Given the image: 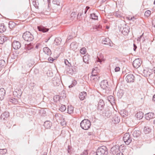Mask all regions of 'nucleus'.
<instances>
[{"instance_id":"aec40b11","label":"nucleus","mask_w":155,"mask_h":155,"mask_svg":"<svg viewBox=\"0 0 155 155\" xmlns=\"http://www.w3.org/2000/svg\"><path fill=\"white\" fill-rule=\"evenodd\" d=\"M87 96V93L85 92H81L79 94V98L81 100H83L86 98Z\"/></svg>"},{"instance_id":"7c9ffc66","label":"nucleus","mask_w":155,"mask_h":155,"mask_svg":"<svg viewBox=\"0 0 155 155\" xmlns=\"http://www.w3.org/2000/svg\"><path fill=\"white\" fill-rule=\"evenodd\" d=\"M7 38L4 36H0V44H2L7 41Z\"/></svg>"},{"instance_id":"0e129e2a","label":"nucleus","mask_w":155,"mask_h":155,"mask_svg":"<svg viewBox=\"0 0 155 155\" xmlns=\"http://www.w3.org/2000/svg\"><path fill=\"white\" fill-rule=\"evenodd\" d=\"M116 155H124L123 153L121 152H119L118 153H117Z\"/></svg>"},{"instance_id":"b1692460","label":"nucleus","mask_w":155,"mask_h":155,"mask_svg":"<svg viewBox=\"0 0 155 155\" xmlns=\"http://www.w3.org/2000/svg\"><path fill=\"white\" fill-rule=\"evenodd\" d=\"M149 70L148 69H146L144 70L143 74L146 77H149L151 75V73Z\"/></svg>"},{"instance_id":"72a5a7b5","label":"nucleus","mask_w":155,"mask_h":155,"mask_svg":"<svg viewBox=\"0 0 155 155\" xmlns=\"http://www.w3.org/2000/svg\"><path fill=\"white\" fill-rule=\"evenodd\" d=\"M143 114L142 112H140L136 114L137 118L140 120L143 117Z\"/></svg>"},{"instance_id":"bf43d9fd","label":"nucleus","mask_w":155,"mask_h":155,"mask_svg":"<svg viewBox=\"0 0 155 155\" xmlns=\"http://www.w3.org/2000/svg\"><path fill=\"white\" fill-rule=\"evenodd\" d=\"M28 47H26V48H27V49L28 50H31V49L32 48V47L31 46H29L28 45L27 46Z\"/></svg>"},{"instance_id":"9b49d317","label":"nucleus","mask_w":155,"mask_h":155,"mask_svg":"<svg viewBox=\"0 0 155 155\" xmlns=\"http://www.w3.org/2000/svg\"><path fill=\"white\" fill-rule=\"evenodd\" d=\"M9 116V113L8 112H5L1 114L0 116V119L2 121H4L6 120L7 118Z\"/></svg>"},{"instance_id":"2eb2a0df","label":"nucleus","mask_w":155,"mask_h":155,"mask_svg":"<svg viewBox=\"0 0 155 155\" xmlns=\"http://www.w3.org/2000/svg\"><path fill=\"white\" fill-rule=\"evenodd\" d=\"M104 105V102L103 100H100L98 104L97 109L102 110H103Z\"/></svg>"},{"instance_id":"c03bdc74","label":"nucleus","mask_w":155,"mask_h":155,"mask_svg":"<svg viewBox=\"0 0 155 155\" xmlns=\"http://www.w3.org/2000/svg\"><path fill=\"white\" fill-rule=\"evenodd\" d=\"M9 27L11 28H13L15 25V23L14 22H9Z\"/></svg>"},{"instance_id":"338daca9","label":"nucleus","mask_w":155,"mask_h":155,"mask_svg":"<svg viewBox=\"0 0 155 155\" xmlns=\"http://www.w3.org/2000/svg\"><path fill=\"white\" fill-rule=\"evenodd\" d=\"M89 8H90L89 7L87 6L85 9L86 10H88L89 9Z\"/></svg>"},{"instance_id":"a878e982","label":"nucleus","mask_w":155,"mask_h":155,"mask_svg":"<svg viewBox=\"0 0 155 155\" xmlns=\"http://www.w3.org/2000/svg\"><path fill=\"white\" fill-rule=\"evenodd\" d=\"M6 27L5 26L4 23H2L0 24V32L3 33L6 30Z\"/></svg>"},{"instance_id":"ea45409f","label":"nucleus","mask_w":155,"mask_h":155,"mask_svg":"<svg viewBox=\"0 0 155 155\" xmlns=\"http://www.w3.org/2000/svg\"><path fill=\"white\" fill-rule=\"evenodd\" d=\"M86 49L84 48H82L80 50V52L82 54H85L86 53Z\"/></svg>"},{"instance_id":"de8ad7c7","label":"nucleus","mask_w":155,"mask_h":155,"mask_svg":"<svg viewBox=\"0 0 155 155\" xmlns=\"http://www.w3.org/2000/svg\"><path fill=\"white\" fill-rule=\"evenodd\" d=\"M76 15L77 14L76 12H72L71 15V17L73 19H74L76 17Z\"/></svg>"},{"instance_id":"20e7f679","label":"nucleus","mask_w":155,"mask_h":155,"mask_svg":"<svg viewBox=\"0 0 155 155\" xmlns=\"http://www.w3.org/2000/svg\"><path fill=\"white\" fill-rule=\"evenodd\" d=\"M130 28L129 26L126 25H125L123 26L120 27L119 29L120 31L124 35H128L130 31Z\"/></svg>"},{"instance_id":"f257e3e1","label":"nucleus","mask_w":155,"mask_h":155,"mask_svg":"<svg viewBox=\"0 0 155 155\" xmlns=\"http://www.w3.org/2000/svg\"><path fill=\"white\" fill-rule=\"evenodd\" d=\"M91 125L90 121L86 119L82 120L80 123V126L81 128L84 130H87L90 127Z\"/></svg>"},{"instance_id":"69168bd1","label":"nucleus","mask_w":155,"mask_h":155,"mask_svg":"<svg viewBox=\"0 0 155 155\" xmlns=\"http://www.w3.org/2000/svg\"><path fill=\"white\" fill-rule=\"evenodd\" d=\"M153 101H155V94L153 97Z\"/></svg>"},{"instance_id":"603ef678","label":"nucleus","mask_w":155,"mask_h":155,"mask_svg":"<svg viewBox=\"0 0 155 155\" xmlns=\"http://www.w3.org/2000/svg\"><path fill=\"white\" fill-rule=\"evenodd\" d=\"M76 84H77V81H76L74 80L72 84L73 85H70V86H69V88L72 87H73V85L74 86Z\"/></svg>"},{"instance_id":"4d7b16f0","label":"nucleus","mask_w":155,"mask_h":155,"mask_svg":"<svg viewBox=\"0 0 155 155\" xmlns=\"http://www.w3.org/2000/svg\"><path fill=\"white\" fill-rule=\"evenodd\" d=\"M152 23L153 25L155 27V18L153 19Z\"/></svg>"},{"instance_id":"9d476101","label":"nucleus","mask_w":155,"mask_h":155,"mask_svg":"<svg viewBox=\"0 0 155 155\" xmlns=\"http://www.w3.org/2000/svg\"><path fill=\"white\" fill-rule=\"evenodd\" d=\"M12 45L15 49H18L21 47V44L17 41H14L13 42Z\"/></svg>"},{"instance_id":"e2e57ef3","label":"nucleus","mask_w":155,"mask_h":155,"mask_svg":"<svg viewBox=\"0 0 155 155\" xmlns=\"http://www.w3.org/2000/svg\"><path fill=\"white\" fill-rule=\"evenodd\" d=\"M137 48V46L135 44H134V49H133L134 51H135Z\"/></svg>"},{"instance_id":"39448f33","label":"nucleus","mask_w":155,"mask_h":155,"mask_svg":"<svg viewBox=\"0 0 155 155\" xmlns=\"http://www.w3.org/2000/svg\"><path fill=\"white\" fill-rule=\"evenodd\" d=\"M123 139L126 144L129 145L131 142L132 139L129 133L125 134L123 137Z\"/></svg>"},{"instance_id":"f8f14e48","label":"nucleus","mask_w":155,"mask_h":155,"mask_svg":"<svg viewBox=\"0 0 155 155\" xmlns=\"http://www.w3.org/2000/svg\"><path fill=\"white\" fill-rule=\"evenodd\" d=\"M102 43L106 45H109V46H112L113 44L112 42L108 38H105L103 40Z\"/></svg>"},{"instance_id":"0eeeda50","label":"nucleus","mask_w":155,"mask_h":155,"mask_svg":"<svg viewBox=\"0 0 155 155\" xmlns=\"http://www.w3.org/2000/svg\"><path fill=\"white\" fill-rule=\"evenodd\" d=\"M140 60L139 58L135 59L133 61V65L134 68H138L141 65Z\"/></svg>"},{"instance_id":"3c124183","label":"nucleus","mask_w":155,"mask_h":155,"mask_svg":"<svg viewBox=\"0 0 155 155\" xmlns=\"http://www.w3.org/2000/svg\"><path fill=\"white\" fill-rule=\"evenodd\" d=\"M64 63L68 67H70L71 65V64L67 60H65Z\"/></svg>"},{"instance_id":"393cba45","label":"nucleus","mask_w":155,"mask_h":155,"mask_svg":"<svg viewBox=\"0 0 155 155\" xmlns=\"http://www.w3.org/2000/svg\"><path fill=\"white\" fill-rule=\"evenodd\" d=\"M103 58L104 56L103 54L101 53H99L97 54V61L101 62L103 60Z\"/></svg>"},{"instance_id":"f03ea898","label":"nucleus","mask_w":155,"mask_h":155,"mask_svg":"<svg viewBox=\"0 0 155 155\" xmlns=\"http://www.w3.org/2000/svg\"><path fill=\"white\" fill-rule=\"evenodd\" d=\"M97 155H107L108 153V150L105 146H102L97 150Z\"/></svg>"},{"instance_id":"cd10ccee","label":"nucleus","mask_w":155,"mask_h":155,"mask_svg":"<svg viewBox=\"0 0 155 155\" xmlns=\"http://www.w3.org/2000/svg\"><path fill=\"white\" fill-rule=\"evenodd\" d=\"M8 102H12L14 104H16L18 102L17 99L12 97H9L8 99Z\"/></svg>"},{"instance_id":"a19ab883","label":"nucleus","mask_w":155,"mask_h":155,"mask_svg":"<svg viewBox=\"0 0 155 155\" xmlns=\"http://www.w3.org/2000/svg\"><path fill=\"white\" fill-rule=\"evenodd\" d=\"M7 152V150L6 149H0V154H5Z\"/></svg>"},{"instance_id":"6ab92c4d","label":"nucleus","mask_w":155,"mask_h":155,"mask_svg":"<svg viewBox=\"0 0 155 155\" xmlns=\"http://www.w3.org/2000/svg\"><path fill=\"white\" fill-rule=\"evenodd\" d=\"M38 28L39 31H42L43 32H46L48 31L49 30L48 28H46L42 26H38Z\"/></svg>"},{"instance_id":"09e8293b","label":"nucleus","mask_w":155,"mask_h":155,"mask_svg":"<svg viewBox=\"0 0 155 155\" xmlns=\"http://www.w3.org/2000/svg\"><path fill=\"white\" fill-rule=\"evenodd\" d=\"M62 126H64L66 125V122L64 120V118H63V120H61V121L60 122Z\"/></svg>"},{"instance_id":"2f4dec72","label":"nucleus","mask_w":155,"mask_h":155,"mask_svg":"<svg viewBox=\"0 0 155 155\" xmlns=\"http://www.w3.org/2000/svg\"><path fill=\"white\" fill-rule=\"evenodd\" d=\"M83 61L86 63L88 64L89 60V56L87 55H84L83 57Z\"/></svg>"},{"instance_id":"473e14b6","label":"nucleus","mask_w":155,"mask_h":155,"mask_svg":"<svg viewBox=\"0 0 155 155\" xmlns=\"http://www.w3.org/2000/svg\"><path fill=\"white\" fill-rule=\"evenodd\" d=\"M140 131L139 130H134L133 132V135L134 137H137L140 135Z\"/></svg>"},{"instance_id":"1a4fd4ad","label":"nucleus","mask_w":155,"mask_h":155,"mask_svg":"<svg viewBox=\"0 0 155 155\" xmlns=\"http://www.w3.org/2000/svg\"><path fill=\"white\" fill-rule=\"evenodd\" d=\"M100 86L103 89H105L108 88L109 84L107 80H104L102 81L100 84Z\"/></svg>"},{"instance_id":"37998d69","label":"nucleus","mask_w":155,"mask_h":155,"mask_svg":"<svg viewBox=\"0 0 155 155\" xmlns=\"http://www.w3.org/2000/svg\"><path fill=\"white\" fill-rule=\"evenodd\" d=\"M151 14V12L149 10H147L145 12L144 15L147 17H148Z\"/></svg>"},{"instance_id":"dca6fc26","label":"nucleus","mask_w":155,"mask_h":155,"mask_svg":"<svg viewBox=\"0 0 155 155\" xmlns=\"http://www.w3.org/2000/svg\"><path fill=\"white\" fill-rule=\"evenodd\" d=\"M120 62L118 60H116L115 62L112 63L110 65V68L111 69H113L116 67L119 66Z\"/></svg>"},{"instance_id":"79ce46f5","label":"nucleus","mask_w":155,"mask_h":155,"mask_svg":"<svg viewBox=\"0 0 155 155\" xmlns=\"http://www.w3.org/2000/svg\"><path fill=\"white\" fill-rule=\"evenodd\" d=\"M60 99V96L59 95L55 96L53 97L54 100V101L55 102H57V101H59Z\"/></svg>"},{"instance_id":"4468645a","label":"nucleus","mask_w":155,"mask_h":155,"mask_svg":"<svg viewBox=\"0 0 155 155\" xmlns=\"http://www.w3.org/2000/svg\"><path fill=\"white\" fill-rule=\"evenodd\" d=\"M119 149V148L118 147V146L117 145H115L113 146V147L111 148L110 151L112 152V154L114 155L117 153L120 152Z\"/></svg>"},{"instance_id":"7ed1b4c3","label":"nucleus","mask_w":155,"mask_h":155,"mask_svg":"<svg viewBox=\"0 0 155 155\" xmlns=\"http://www.w3.org/2000/svg\"><path fill=\"white\" fill-rule=\"evenodd\" d=\"M22 37L25 41H30L34 39L33 36L29 31H26L24 33Z\"/></svg>"},{"instance_id":"412c9836","label":"nucleus","mask_w":155,"mask_h":155,"mask_svg":"<svg viewBox=\"0 0 155 155\" xmlns=\"http://www.w3.org/2000/svg\"><path fill=\"white\" fill-rule=\"evenodd\" d=\"M52 83L55 86H58L61 84V82L60 79L58 78L54 79L53 80Z\"/></svg>"},{"instance_id":"5701e85b","label":"nucleus","mask_w":155,"mask_h":155,"mask_svg":"<svg viewBox=\"0 0 155 155\" xmlns=\"http://www.w3.org/2000/svg\"><path fill=\"white\" fill-rule=\"evenodd\" d=\"M112 121L114 124H117L120 122V119L118 117L115 115L113 117Z\"/></svg>"},{"instance_id":"a211bd4d","label":"nucleus","mask_w":155,"mask_h":155,"mask_svg":"<svg viewBox=\"0 0 155 155\" xmlns=\"http://www.w3.org/2000/svg\"><path fill=\"white\" fill-rule=\"evenodd\" d=\"M43 51L45 53L48 55H50L51 54V50L48 47H44L43 49Z\"/></svg>"},{"instance_id":"c9c22d12","label":"nucleus","mask_w":155,"mask_h":155,"mask_svg":"<svg viewBox=\"0 0 155 155\" xmlns=\"http://www.w3.org/2000/svg\"><path fill=\"white\" fill-rule=\"evenodd\" d=\"M90 17H91V18L95 20H97L98 19V16H97L96 15V14L95 13H93L90 15Z\"/></svg>"},{"instance_id":"423d86ee","label":"nucleus","mask_w":155,"mask_h":155,"mask_svg":"<svg viewBox=\"0 0 155 155\" xmlns=\"http://www.w3.org/2000/svg\"><path fill=\"white\" fill-rule=\"evenodd\" d=\"M126 81L128 83L134 82L135 80V78L134 75L132 74H128L126 77Z\"/></svg>"},{"instance_id":"6e6552de","label":"nucleus","mask_w":155,"mask_h":155,"mask_svg":"<svg viewBox=\"0 0 155 155\" xmlns=\"http://www.w3.org/2000/svg\"><path fill=\"white\" fill-rule=\"evenodd\" d=\"M145 117L148 120H150L155 117V115L153 113L149 112L145 114Z\"/></svg>"},{"instance_id":"774afa93","label":"nucleus","mask_w":155,"mask_h":155,"mask_svg":"<svg viewBox=\"0 0 155 155\" xmlns=\"http://www.w3.org/2000/svg\"><path fill=\"white\" fill-rule=\"evenodd\" d=\"M82 13H79L78 15V16L79 15H80V16H81L82 15Z\"/></svg>"},{"instance_id":"c756f323","label":"nucleus","mask_w":155,"mask_h":155,"mask_svg":"<svg viewBox=\"0 0 155 155\" xmlns=\"http://www.w3.org/2000/svg\"><path fill=\"white\" fill-rule=\"evenodd\" d=\"M108 100L111 104L115 103V99L114 97L111 95L108 97Z\"/></svg>"},{"instance_id":"49530a36","label":"nucleus","mask_w":155,"mask_h":155,"mask_svg":"<svg viewBox=\"0 0 155 155\" xmlns=\"http://www.w3.org/2000/svg\"><path fill=\"white\" fill-rule=\"evenodd\" d=\"M101 28V25H95L93 26V28L94 29H97L98 30L99 28Z\"/></svg>"},{"instance_id":"052dcab7","label":"nucleus","mask_w":155,"mask_h":155,"mask_svg":"<svg viewBox=\"0 0 155 155\" xmlns=\"http://www.w3.org/2000/svg\"><path fill=\"white\" fill-rule=\"evenodd\" d=\"M142 37H143V34L142 35H140V37H138V38L137 39V40L138 41H140L141 38H142Z\"/></svg>"},{"instance_id":"f3484780","label":"nucleus","mask_w":155,"mask_h":155,"mask_svg":"<svg viewBox=\"0 0 155 155\" xmlns=\"http://www.w3.org/2000/svg\"><path fill=\"white\" fill-rule=\"evenodd\" d=\"M5 89L3 88L0 89V100H2L4 98L5 95Z\"/></svg>"},{"instance_id":"680f3d73","label":"nucleus","mask_w":155,"mask_h":155,"mask_svg":"<svg viewBox=\"0 0 155 155\" xmlns=\"http://www.w3.org/2000/svg\"><path fill=\"white\" fill-rule=\"evenodd\" d=\"M55 117H62V115L60 114H56L55 115Z\"/></svg>"},{"instance_id":"13d9d810","label":"nucleus","mask_w":155,"mask_h":155,"mask_svg":"<svg viewBox=\"0 0 155 155\" xmlns=\"http://www.w3.org/2000/svg\"><path fill=\"white\" fill-rule=\"evenodd\" d=\"M91 155H97V150L96 152H92Z\"/></svg>"},{"instance_id":"58836bf2","label":"nucleus","mask_w":155,"mask_h":155,"mask_svg":"<svg viewBox=\"0 0 155 155\" xmlns=\"http://www.w3.org/2000/svg\"><path fill=\"white\" fill-rule=\"evenodd\" d=\"M55 42L56 43V45L60 44L61 43V39L60 38H57L55 39Z\"/></svg>"},{"instance_id":"5fc2aeb1","label":"nucleus","mask_w":155,"mask_h":155,"mask_svg":"<svg viewBox=\"0 0 155 155\" xmlns=\"http://www.w3.org/2000/svg\"><path fill=\"white\" fill-rule=\"evenodd\" d=\"M105 116H107L108 117H110L111 115V112L106 113H105Z\"/></svg>"},{"instance_id":"f704fd0d","label":"nucleus","mask_w":155,"mask_h":155,"mask_svg":"<svg viewBox=\"0 0 155 155\" xmlns=\"http://www.w3.org/2000/svg\"><path fill=\"white\" fill-rule=\"evenodd\" d=\"M5 65V61L3 60H0V69L4 67Z\"/></svg>"},{"instance_id":"ddd939ff","label":"nucleus","mask_w":155,"mask_h":155,"mask_svg":"<svg viewBox=\"0 0 155 155\" xmlns=\"http://www.w3.org/2000/svg\"><path fill=\"white\" fill-rule=\"evenodd\" d=\"M90 79L92 81L96 82L99 81V77L97 76L96 74H92L90 76Z\"/></svg>"},{"instance_id":"6e6d98bb","label":"nucleus","mask_w":155,"mask_h":155,"mask_svg":"<svg viewBox=\"0 0 155 155\" xmlns=\"http://www.w3.org/2000/svg\"><path fill=\"white\" fill-rule=\"evenodd\" d=\"M48 60L51 62L53 61L54 59L53 58L50 57L48 58Z\"/></svg>"},{"instance_id":"864d4df0","label":"nucleus","mask_w":155,"mask_h":155,"mask_svg":"<svg viewBox=\"0 0 155 155\" xmlns=\"http://www.w3.org/2000/svg\"><path fill=\"white\" fill-rule=\"evenodd\" d=\"M114 68L115 72L118 71L120 70V68L118 66Z\"/></svg>"},{"instance_id":"a18cd8bd","label":"nucleus","mask_w":155,"mask_h":155,"mask_svg":"<svg viewBox=\"0 0 155 155\" xmlns=\"http://www.w3.org/2000/svg\"><path fill=\"white\" fill-rule=\"evenodd\" d=\"M36 0H32L33 5L36 8H37V7H38V3L36 2Z\"/></svg>"},{"instance_id":"e433bc0d","label":"nucleus","mask_w":155,"mask_h":155,"mask_svg":"<svg viewBox=\"0 0 155 155\" xmlns=\"http://www.w3.org/2000/svg\"><path fill=\"white\" fill-rule=\"evenodd\" d=\"M66 106L64 105H61V107L59 108V110L61 112H64L66 110Z\"/></svg>"},{"instance_id":"bb28decb","label":"nucleus","mask_w":155,"mask_h":155,"mask_svg":"<svg viewBox=\"0 0 155 155\" xmlns=\"http://www.w3.org/2000/svg\"><path fill=\"white\" fill-rule=\"evenodd\" d=\"M143 131L145 134H149L151 131V129L148 126H145L144 128Z\"/></svg>"},{"instance_id":"4be33fe9","label":"nucleus","mask_w":155,"mask_h":155,"mask_svg":"<svg viewBox=\"0 0 155 155\" xmlns=\"http://www.w3.org/2000/svg\"><path fill=\"white\" fill-rule=\"evenodd\" d=\"M52 125V123L49 121H46L44 122V126L46 128L50 129Z\"/></svg>"},{"instance_id":"8fccbe9b","label":"nucleus","mask_w":155,"mask_h":155,"mask_svg":"<svg viewBox=\"0 0 155 155\" xmlns=\"http://www.w3.org/2000/svg\"><path fill=\"white\" fill-rule=\"evenodd\" d=\"M88 150H84L81 155H88Z\"/></svg>"},{"instance_id":"c85d7f7f","label":"nucleus","mask_w":155,"mask_h":155,"mask_svg":"<svg viewBox=\"0 0 155 155\" xmlns=\"http://www.w3.org/2000/svg\"><path fill=\"white\" fill-rule=\"evenodd\" d=\"M68 113L69 114H72L74 111V107L71 106H68L67 109Z\"/></svg>"},{"instance_id":"4c0bfd02","label":"nucleus","mask_w":155,"mask_h":155,"mask_svg":"<svg viewBox=\"0 0 155 155\" xmlns=\"http://www.w3.org/2000/svg\"><path fill=\"white\" fill-rule=\"evenodd\" d=\"M60 99L65 98L66 97V94H65V91H62L61 95H60Z\"/></svg>"}]
</instances>
